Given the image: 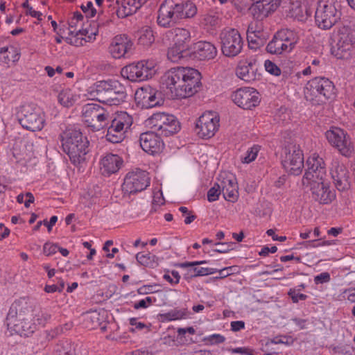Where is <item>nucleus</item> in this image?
Wrapping results in <instances>:
<instances>
[{"instance_id": "obj_10", "label": "nucleus", "mask_w": 355, "mask_h": 355, "mask_svg": "<svg viewBox=\"0 0 355 355\" xmlns=\"http://www.w3.org/2000/svg\"><path fill=\"white\" fill-rule=\"evenodd\" d=\"M223 54L229 58L238 55L243 47V40L238 30L225 28L219 35Z\"/></svg>"}, {"instance_id": "obj_42", "label": "nucleus", "mask_w": 355, "mask_h": 355, "mask_svg": "<svg viewBox=\"0 0 355 355\" xmlns=\"http://www.w3.org/2000/svg\"><path fill=\"white\" fill-rule=\"evenodd\" d=\"M85 320L87 327L90 329H96L101 324L100 314L97 311L87 315Z\"/></svg>"}, {"instance_id": "obj_29", "label": "nucleus", "mask_w": 355, "mask_h": 355, "mask_svg": "<svg viewBox=\"0 0 355 355\" xmlns=\"http://www.w3.org/2000/svg\"><path fill=\"white\" fill-rule=\"evenodd\" d=\"M236 74L238 78L248 83L254 81L260 77L254 60L240 63L236 67Z\"/></svg>"}, {"instance_id": "obj_46", "label": "nucleus", "mask_w": 355, "mask_h": 355, "mask_svg": "<svg viewBox=\"0 0 355 355\" xmlns=\"http://www.w3.org/2000/svg\"><path fill=\"white\" fill-rule=\"evenodd\" d=\"M156 301V299L151 297H146L137 302H135L133 305L135 309L138 310L140 309H146L150 306L153 302Z\"/></svg>"}, {"instance_id": "obj_55", "label": "nucleus", "mask_w": 355, "mask_h": 355, "mask_svg": "<svg viewBox=\"0 0 355 355\" xmlns=\"http://www.w3.org/2000/svg\"><path fill=\"white\" fill-rule=\"evenodd\" d=\"M206 340L209 342L211 345H217L224 343L225 341V338L220 334H214L208 336L206 338Z\"/></svg>"}, {"instance_id": "obj_58", "label": "nucleus", "mask_w": 355, "mask_h": 355, "mask_svg": "<svg viewBox=\"0 0 355 355\" xmlns=\"http://www.w3.org/2000/svg\"><path fill=\"white\" fill-rule=\"evenodd\" d=\"M205 20L207 24H209L211 26L218 25L220 21L218 16L211 15H206Z\"/></svg>"}, {"instance_id": "obj_48", "label": "nucleus", "mask_w": 355, "mask_h": 355, "mask_svg": "<svg viewBox=\"0 0 355 355\" xmlns=\"http://www.w3.org/2000/svg\"><path fill=\"white\" fill-rule=\"evenodd\" d=\"M291 12L292 17L297 18L298 20H301L304 17L303 15V8L299 2L292 3V7L291 9Z\"/></svg>"}, {"instance_id": "obj_11", "label": "nucleus", "mask_w": 355, "mask_h": 355, "mask_svg": "<svg viewBox=\"0 0 355 355\" xmlns=\"http://www.w3.org/2000/svg\"><path fill=\"white\" fill-rule=\"evenodd\" d=\"M132 124V118L127 112L118 114L111 121L107 128L106 139L113 144L121 142L125 138V133Z\"/></svg>"}, {"instance_id": "obj_7", "label": "nucleus", "mask_w": 355, "mask_h": 355, "mask_svg": "<svg viewBox=\"0 0 355 355\" xmlns=\"http://www.w3.org/2000/svg\"><path fill=\"white\" fill-rule=\"evenodd\" d=\"M338 3L334 0H320L315 12V21L322 30H329L340 20L341 11L337 8Z\"/></svg>"}, {"instance_id": "obj_15", "label": "nucleus", "mask_w": 355, "mask_h": 355, "mask_svg": "<svg viewBox=\"0 0 355 355\" xmlns=\"http://www.w3.org/2000/svg\"><path fill=\"white\" fill-rule=\"evenodd\" d=\"M302 184L309 187L311 198L320 205H329L336 198V191L324 180L309 181Z\"/></svg>"}, {"instance_id": "obj_34", "label": "nucleus", "mask_w": 355, "mask_h": 355, "mask_svg": "<svg viewBox=\"0 0 355 355\" xmlns=\"http://www.w3.org/2000/svg\"><path fill=\"white\" fill-rule=\"evenodd\" d=\"M266 50L268 53L272 55H282L291 52L288 49V46L279 37L277 33L267 44Z\"/></svg>"}, {"instance_id": "obj_57", "label": "nucleus", "mask_w": 355, "mask_h": 355, "mask_svg": "<svg viewBox=\"0 0 355 355\" xmlns=\"http://www.w3.org/2000/svg\"><path fill=\"white\" fill-rule=\"evenodd\" d=\"M129 322H130V324L131 326H135V328L130 329V331L131 332H135V329L141 330V329H144L145 327H146V324H144L143 322H138L137 319L135 318H131L129 320Z\"/></svg>"}, {"instance_id": "obj_35", "label": "nucleus", "mask_w": 355, "mask_h": 355, "mask_svg": "<svg viewBox=\"0 0 355 355\" xmlns=\"http://www.w3.org/2000/svg\"><path fill=\"white\" fill-rule=\"evenodd\" d=\"M222 193L224 198L230 202H235L238 198L236 184L232 180L223 182Z\"/></svg>"}, {"instance_id": "obj_39", "label": "nucleus", "mask_w": 355, "mask_h": 355, "mask_svg": "<svg viewBox=\"0 0 355 355\" xmlns=\"http://www.w3.org/2000/svg\"><path fill=\"white\" fill-rule=\"evenodd\" d=\"M154 40L153 31L150 28H145L141 31L138 38V42L141 45L150 46Z\"/></svg>"}, {"instance_id": "obj_33", "label": "nucleus", "mask_w": 355, "mask_h": 355, "mask_svg": "<svg viewBox=\"0 0 355 355\" xmlns=\"http://www.w3.org/2000/svg\"><path fill=\"white\" fill-rule=\"evenodd\" d=\"M169 33L173 35V45L188 50V44L190 41V32L182 28H176L171 30Z\"/></svg>"}, {"instance_id": "obj_1", "label": "nucleus", "mask_w": 355, "mask_h": 355, "mask_svg": "<svg viewBox=\"0 0 355 355\" xmlns=\"http://www.w3.org/2000/svg\"><path fill=\"white\" fill-rule=\"evenodd\" d=\"M201 74L191 67H178L167 71L162 77V84L173 98H185L197 92L201 83Z\"/></svg>"}, {"instance_id": "obj_49", "label": "nucleus", "mask_w": 355, "mask_h": 355, "mask_svg": "<svg viewBox=\"0 0 355 355\" xmlns=\"http://www.w3.org/2000/svg\"><path fill=\"white\" fill-rule=\"evenodd\" d=\"M216 245H218V248L214 250V252L218 253H226L233 249V246L235 245L234 243H216Z\"/></svg>"}, {"instance_id": "obj_30", "label": "nucleus", "mask_w": 355, "mask_h": 355, "mask_svg": "<svg viewBox=\"0 0 355 355\" xmlns=\"http://www.w3.org/2000/svg\"><path fill=\"white\" fill-rule=\"evenodd\" d=\"M206 261H193V262H184L179 264L181 268H190L187 272L184 275V278L187 279L193 277L212 275L216 272L217 269L204 267H196V266L205 263Z\"/></svg>"}, {"instance_id": "obj_36", "label": "nucleus", "mask_w": 355, "mask_h": 355, "mask_svg": "<svg viewBox=\"0 0 355 355\" xmlns=\"http://www.w3.org/2000/svg\"><path fill=\"white\" fill-rule=\"evenodd\" d=\"M136 259L140 264L152 268L157 267L159 264V258L150 252H139L136 255Z\"/></svg>"}, {"instance_id": "obj_52", "label": "nucleus", "mask_w": 355, "mask_h": 355, "mask_svg": "<svg viewBox=\"0 0 355 355\" xmlns=\"http://www.w3.org/2000/svg\"><path fill=\"white\" fill-rule=\"evenodd\" d=\"M272 343L275 344H284L286 345H292L294 343V339L291 336H279L275 337L272 340Z\"/></svg>"}, {"instance_id": "obj_6", "label": "nucleus", "mask_w": 355, "mask_h": 355, "mask_svg": "<svg viewBox=\"0 0 355 355\" xmlns=\"http://www.w3.org/2000/svg\"><path fill=\"white\" fill-rule=\"evenodd\" d=\"M331 52L337 58L343 59L355 44V24L337 27L331 33Z\"/></svg>"}, {"instance_id": "obj_47", "label": "nucleus", "mask_w": 355, "mask_h": 355, "mask_svg": "<svg viewBox=\"0 0 355 355\" xmlns=\"http://www.w3.org/2000/svg\"><path fill=\"white\" fill-rule=\"evenodd\" d=\"M265 69L272 75L278 76L281 74V69L273 62L267 60L264 63Z\"/></svg>"}, {"instance_id": "obj_53", "label": "nucleus", "mask_w": 355, "mask_h": 355, "mask_svg": "<svg viewBox=\"0 0 355 355\" xmlns=\"http://www.w3.org/2000/svg\"><path fill=\"white\" fill-rule=\"evenodd\" d=\"M81 9L87 17H93L96 13L92 1H87L86 6L82 5Z\"/></svg>"}, {"instance_id": "obj_60", "label": "nucleus", "mask_w": 355, "mask_h": 355, "mask_svg": "<svg viewBox=\"0 0 355 355\" xmlns=\"http://www.w3.org/2000/svg\"><path fill=\"white\" fill-rule=\"evenodd\" d=\"M277 250V248L276 246H272L271 248H269L268 246H264L262 248L261 250L259 252V254L260 256L266 257L268 255V254L270 253H275Z\"/></svg>"}, {"instance_id": "obj_21", "label": "nucleus", "mask_w": 355, "mask_h": 355, "mask_svg": "<svg viewBox=\"0 0 355 355\" xmlns=\"http://www.w3.org/2000/svg\"><path fill=\"white\" fill-rule=\"evenodd\" d=\"M232 98L235 104L245 110H250L260 103L259 93L252 87L238 89L232 94Z\"/></svg>"}, {"instance_id": "obj_64", "label": "nucleus", "mask_w": 355, "mask_h": 355, "mask_svg": "<svg viewBox=\"0 0 355 355\" xmlns=\"http://www.w3.org/2000/svg\"><path fill=\"white\" fill-rule=\"evenodd\" d=\"M177 332L178 336H184L187 333L193 335L196 333V330L193 327H189L187 328H178Z\"/></svg>"}, {"instance_id": "obj_3", "label": "nucleus", "mask_w": 355, "mask_h": 355, "mask_svg": "<svg viewBox=\"0 0 355 355\" xmlns=\"http://www.w3.org/2000/svg\"><path fill=\"white\" fill-rule=\"evenodd\" d=\"M196 12V6L192 2L164 0L159 6L157 21L159 26L169 28L182 19L193 17Z\"/></svg>"}, {"instance_id": "obj_19", "label": "nucleus", "mask_w": 355, "mask_h": 355, "mask_svg": "<svg viewBox=\"0 0 355 355\" xmlns=\"http://www.w3.org/2000/svg\"><path fill=\"white\" fill-rule=\"evenodd\" d=\"M24 129L32 132L41 130L44 125V113L42 110L34 103L24 105Z\"/></svg>"}, {"instance_id": "obj_38", "label": "nucleus", "mask_w": 355, "mask_h": 355, "mask_svg": "<svg viewBox=\"0 0 355 355\" xmlns=\"http://www.w3.org/2000/svg\"><path fill=\"white\" fill-rule=\"evenodd\" d=\"M58 99L62 105L67 107L72 106L76 101V96L69 88L61 90L58 96Z\"/></svg>"}, {"instance_id": "obj_5", "label": "nucleus", "mask_w": 355, "mask_h": 355, "mask_svg": "<svg viewBox=\"0 0 355 355\" xmlns=\"http://www.w3.org/2000/svg\"><path fill=\"white\" fill-rule=\"evenodd\" d=\"M335 86L328 78L315 77L306 84L304 89V98L313 105H320L332 98L335 94Z\"/></svg>"}, {"instance_id": "obj_27", "label": "nucleus", "mask_w": 355, "mask_h": 355, "mask_svg": "<svg viewBox=\"0 0 355 355\" xmlns=\"http://www.w3.org/2000/svg\"><path fill=\"white\" fill-rule=\"evenodd\" d=\"M190 54L199 60H211L216 57L217 50L211 42L199 41L193 45Z\"/></svg>"}, {"instance_id": "obj_62", "label": "nucleus", "mask_w": 355, "mask_h": 355, "mask_svg": "<svg viewBox=\"0 0 355 355\" xmlns=\"http://www.w3.org/2000/svg\"><path fill=\"white\" fill-rule=\"evenodd\" d=\"M27 8V13L29 14L31 16L37 18L39 20H42L40 18L42 13L38 11H35L33 10L31 7H29L26 3H24V8Z\"/></svg>"}, {"instance_id": "obj_8", "label": "nucleus", "mask_w": 355, "mask_h": 355, "mask_svg": "<svg viewBox=\"0 0 355 355\" xmlns=\"http://www.w3.org/2000/svg\"><path fill=\"white\" fill-rule=\"evenodd\" d=\"M147 125L161 137H170L180 130V124L177 118L164 112L153 114L146 121Z\"/></svg>"}, {"instance_id": "obj_16", "label": "nucleus", "mask_w": 355, "mask_h": 355, "mask_svg": "<svg viewBox=\"0 0 355 355\" xmlns=\"http://www.w3.org/2000/svg\"><path fill=\"white\" fill-rule=\"evenodd\" d=\"M325 137L329 143L342 155L347 157L351 156L353 146L349 135L345 130L338 127H331L325 132Z\"/></svg>"}, {"instance_id": "obj_63", "label": "nucleus", "mask_w": 355, "mask_h": 355, "mask_svg": "<svg viewBox=\"0 0 355 355\" xmlns=\"http://www.w3.org/2000/svg\"><path fill=\"white\" fill-rule=\"evenodd\" d=\"M10 234V230L2 223H0V241L7 238Z\"/></svg>"}, {"instance_id": "obj_25", "label": "nucleus", "mask_w": 355, "mask_h": 355, "mask_svg": "<svg viewBox=\"0 0 355 355\" xmlns=\"http://www.w3.org/2000/svg\"><path fill=\"white\" fill-rule=\"evenodd\" d=\"M132 46V42L125 35L115 36L109 46V52L114 58H125Z\"/></svg>"}, {"instance_id": "obj_54", "label": "nucleus", "mask_w": 355, "mask_h": 355, "mask_svg": "<svg viewBox=\"0 0 355 355\" xmlns=\"http://www.w3.org/2000/svg\"><path fill=\"white\" fill-rule=\"evenodd\" d=\"M228 351L232 354H240L241 355H254V350L248 347L230 348Z\"/></svg>"}, {"instance_id": "obj_41", "label": "nucleus", "mask_w": 355, "mask_h": 355, "mask_svg": "<svg viewBox=\"0 0 355 355\" xmlns=\"http://www.w3.org/2000/svg\"><path fill=\"white\" fill-rule=\"evenodd\" d=\"M259 150L260 146L258 145H254L252 147L250 148L244 155L241 157L242 162L249 164L253 162L257 157Z\"/></svg>"}, {"instance_id": "obj_18", "label": "nucleus", "mask_w": 355, "mask_h": 355, "mask_svg": "<svg viewBox=\"0 0 355 355\" xmlns=\"http://www.w3.org/2000/svg\"><path fill=\"white\" fill-rule=\"evenodd\" d=\"M219 116L214 112H207L198 119L196 125L198 135L202 139L212 137L219 128Z\"/></svg>"}, {"instance_id": "obj_22", "label": "nucleus", "mask_w": 355, "mask_h": 355, "mask_svg": "<svg viewBox=\"0 0 355 355\" xmlns=\"http://www.w3.org/2000/svg\"><path fill=\"white\" fill-rule=\"evenodd\" d=\"M141 148L150 155L158 154L162 151L164 144L161 136L155 131H147L139 136Z\"/></svg>"}, {"instance_id": "obj_26", "label": "nucleus", "mask_w": 355, "mask_h": 355, "mask_svg": "<svg viewBox=\"0 0 355 355\" xmlns=\"http://www.w3.org/2000/svg\"><path fill=\"white\" fill-rule=\"evenodd\" d=\"M331 175L338 191H345L350 187L349 173L345 165L335 163L331 170Z\"/></svg>"}, {"instance_id": "obj_59", "label": "nucleus", "mask_w": 355, "mask_h": 355, "mask_svg": "<svg viewBox=\"0 0 355 355\" xmlns=\"http://www.w3.org/2000/svg\"><path fill=\"white\" fill-rule=\"evenodd\" d=\"M232 331H239L245 328V322L241 320L232 321L230 324Z\"/></svg>"}, {"instance_id": "obj_20", "label": "nucleus", "mask_w": 355, "mask_h": 355, "mask_svg": "<svg viewBox=\"0 0 355 355\" xmlns=\"http://www.w3.org/2000/svg\"><path fill=\"white\" fill-rule=\"evenodd\" d=\"M307 168L302 179V183L307 182L324 180L327 174L326 164L322 157L317 154L310 156L306 162Z\"/></svg>"}, {"instance_id": "obj_44", "label": "nucleus", "mask_w": 355, "mask_h": 355, "mask_svg": "<svg viewBox=\"0 0 355 355\" xmlns=\"http://www.w3.org/2000/svg\"><path fill=\"white\" fill-rule=\"evenodd\" d=\"M247 39L248 41L249 46L251 49H257L264 44L260 38L257 37L256 35H254L251 31H249L248 29L247 31Z\"/></svg>"}, {"instance_id": "obj_12", "label": "nucleus", "mask_w": 355, "mask_h": 355, "mask_svg": "<svg viewBox=\"0 0 355 355\" xmlns=\"http://www.w3.org/2000/svg\"><path fill=\"white\" fill-rule=\"evenodd\" d=\"M5 324L8 336H17L19 338L21 337L22 301L20 299L15 300L9 307Z\"/></svg>"}, {"instance_id": "obj_23", "label": "nucleus", "mask_w": 355, "mask_h": 355, "mask_svg": "<svg viewBox=\"0 0 355 355\" xmlns=\"http://www.w3.org/2000/svg\"><path fill=\"white\" fill-rule=\"evenodd\" d=\"M157 91L150 86H144L137 89L135 100L142 109H148L159 105V99L156 96Z\"/></svg>"}, {"instance_id": "obj_2", "label": "nucleus", "mask_w": 355, "mask_h": 355, "mask_svg": "<svg viewBox=\"0 0 355 355\" xmlns=\"http://www.w3.org/2000/svg\"><path fill=\"white\" fill-rule=\"evenodd\" d=\"M62 150L69 156L71 162L78 166L86 161L89 151V141L80 130L67 128L60 135Z\"/></svg>"}, {"instance_id": "obj_40", "label": "nucleus", "mask_w": 355, "mask_h": 355, "mask_svg": "<svg viewBox=\"0 0 355 355\" xmlns=\"http://www.w3.org/2000/svg\"><path fill=\"white\" fill-rule=\"evenodd\" d=\"M248 29L256 35L257 37L260 38L263 44L268 37V33L264 31L261 23L250 24Z\"/></svg>"}, {"instance_id": "obj_61", "label": "nucleus", "mask_w": 355, "mask_h": 355, "mask_svg": "<svg viewBox=\"0 0 355 355\" xmlns=\"http://www.w3.org/2000/svg\"><path fill=\"white\" fill-rule=\"evenodd\" d=\"M266 234L271 236L273 241H284L286 240V237L285 236H279L275 234V232L273 229L268 230Z\"/></svg>"}, {"instance_id": "obj_13", "label": "nucleus", "mask_w": 355, "mask_h": 355, "mask_svg": "<svg viewBox=\"0 0 355 355\" xmlns=\"http://www.w3.org/2000/svg\"><path fill=\"white\" fill-rule=\"evenodd\" d=\"M284 156L282 158V165L290 174L300 175L304 167V156L298 146L291 144L284 148Z\"/></svg>"}, {"instance_id": "obj_31", "label": "nucleus", "mask_w": 355, "mask_h": 355, "mask_svg": "<svg viewBox=\"0 0 355 355\" xmlns=\"http://www.w3.org/2000/svg\"><path fill=\"white\" fill-rule=\"evenodd\" d=\"M98 33V25L96 23L93 22V24H89V27H87L84 29L79 30L77 32H76V34L74 35V39L71 38L69 37H67L66 38L67 42L70 44L75 46H79L82 45V40L83 38L78 37L79 35H84L87 37V40L85 38L84 39L85 42H90L92 40L95 39V36Z\"/></svg>"}, {"instance_id": "obj_9", "label": "nucleus", "mask_w": 355, "mask_h": 355, "mask_svg": "<svg viewBox=\"0 0 355 355\" xmlns=\"http://www.w3.org/2000/svg\"><path fill=\"white\" fill-rule=\"evenodd\" d=\"M155 62L151 60H141L123 67L121 76L132 82H141L151 78L155 73Z\"/></svg>"}, {"instance_id": "obj_43", "label": "nucleus", "mask_w": 355, "mask_h": 355, "mask_svg": "<svg viewBox=\"0 0 355 355\" xmlns=\"http://www.w3.org/2000/svg\"><path fill=\"white\" fill-rule=\"evenodd\" d=\"M222 193L221 187L219 184L215 183L207 192V200L209 202H214L218 199L219 196Z\"/></svg>"}, {"instance_id": "obj_4", "label": "nucleus", "mask_w": 355, "mask_h": 355, "mask_svg": "<svg viewBox=\"0 0 355 355\" xmlns=\"http://www.w3.org/2000/svg\"><path fill=\"white\" fill-rule=\"evenodd\" d=\"M89 93L98 101L109 105H119L127 96L125 87L116 80L97 81L89 87Z\"/></svg>"}, {"instance_id": "obj_37", "label": "nucleus", "mask_w": 355, "mask_h": 355, "mask_svg": "<svg viewBox=\"0 0 355 355\" xmlns=\"http://www.w3.org/2000/svg\"><path fill=\"white\" fill-rule=\"evenodd\" d=\"M189 54H190V52L187 49L173 45L168 50L167 58L173 62H178Z\"/></svg>"}, {"instance_id": "obj_51", "label": "nucleus", "mask_w": 355, "mask_h": 355, "mask_svg": "<svg viewBox=\"0 0 355 355\" xmlns=\"http://www.w3.org/2000/svg\"><path fill=\"white\" fill-rule=\"evenodd\" d=\"M59 249V246L57 244L51 243H46L43 246V252L45 255L51 256L54 254Z\"/></svg>"}, {"instance_id": "obj_32", "label": "nucleus", "mask_w": 355, "mask_h": 355, "mask_svg": "<svg viewBox=\"0 0 355 355\" xmlns=\"http://www.w3.org/2000/svg\"><path fill=\"white\" fill-rule=\"evenodd\" d=\"M279 37L288 46V49L291 52L300 40L298 32L290 28H282L277 32Z\"/></svg>"}, {"instance_id": "obj_50", "label": "nucleus", "mask_w": 355, "mask_h": 355, "mask_svg": "<svg viewBox=\"0 0 355 355\" xmlns=\"http://www.w3.org/2000/svg\"><path fill=\"white\" fill-rule=\"evenodd\" d=\"M288 295L291 297L293 303H297L300 300H306L308 297L305 294L297 293L294 288L290 289Z\"/></svg>"}, {"instance_id": "obj_17", "label": "nucleus", "mask_w": 355, "mask_h": 355, "mask_svg": "<svg viewBox=\"0 0 355 355\" xmlns=\"http://www.w3.org/2000/svg\"><path fill=\"white\" fill-rule=\"evenodd\" d=\"M149 184L148 173L145 171L137 169L127 173L122 185V190L125 193L133 194L146 189Z\"/></svg>"}, {"instance_id": "obj_14", "label": "nucleus", "mask_w": 355, "mask_h": 355, "mask_svg": "<svg viewBox=\"0 0 355 355\" xmlns=\"http://www.w3.org/2000/svg\"><path fill=\"white\" fill-rule=\"evenodd\" d=\"M109 113L98 104H87L83 107V117L88 126L95 130L103 128L108 121Z\"/></svg>"}, {"instance_id": "obj_24", "label": "nucleus", "mask_w": 355, "mask_h": 355, "mask_svg": "<svg viewBox=\"0 0 355 355\" xmlns=\"http://www.w3.org/2000/svg\"><path fill=\"white\" fill-rule=\"evenodd\" d=\"M281 0H256L250 8L254 19L263 20L280 5Z\"/></svg>"}, {"instance_id": "obj_45", "label": "nucleus", "mask_w": 355, "mask_h": 355, "mask_svg": "<svg viewBox=\"0 0 355 355\" xmlns=\"http://www.w3.org/2000/svg\"><path fill=\"white\" fill-rule=\"evenodd\" d=\"M51 318V314L47 311H40L35 314L34 321H37V324L44 326Z\"/></svg>"}, {"instance_id": "obj_28", "label": "nucleus", "mask_w": 355, "mask_h": 355, "mask_svg": "<svg viewBox=\"0 0 355 355\" xmlns=\"http://www.w3.org/2000/svg\"><path fill=\"white\" fill-rule=\"evenodd\" d=\"M123 164V159L118 155L108 153L101 159L100 170L103 175L110 176L118 172Z\"/></svg>"}, {"instance_id": "obj_56", "label": "nucleus", "mask_w": 355, "mask_h": 355, "mask_svg": "<svg viewBox=\"0 0 355 355\" xmlns=\"http://www.w3.org/2000/svg\"><path fill=\"white\" fill-rule=\"evenodd\" d=\"M330 279L331 277L329 273L327 272H324L315 276L314 278V282L316 284H319L329 282Z\"/></svg>"}]
</instances>
